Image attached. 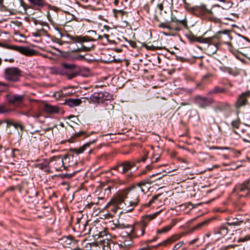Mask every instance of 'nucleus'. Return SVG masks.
<instances>
[{
	"mask_svg": "<svg viewBox=\"0 0 250 250\" xmlns=\"http://www.w3.org/2000/svg\"><path fill=\"white\" fill-rule=\"evenodd\" d=\"M86 220L82 217H77L76 221L75 223V225L73 227V229L75 230L76 231V225L78 224L80 225V227L81 228L83 225L82 222H85Z\"/></svg>",
	"mask_w": 250,
	"mask_h": 250,
	"instance_id": "42",
	"label": "nucleus"
},
{
	"mask_svg": "<svg viewBox=\"0 0 250 250\" xmlns=\"http://www.w3.org/2000/svg\"><path fill=\"white\" fill-rule=\"evenodd\" d=\"M38 30L40 33L41 36L42 35L45 36L47 34V32L46 31V30L43 28L39 29Z\"/></svg>",
	"mask_w": 250,
	"mask_h": 250,
	"instance_id": "54",
	"label": "nucleus"
},
{
	"mask_svg": "<svg viewBox=\"0 0 250 250\" xmlns=\"http://www.w3.org/2000/svg\"><path fill=\"white\" fill-rule=\"evenodd\" d=\"M33 36H35V37H40V36H41L40 33V32H39L38 30H37L36 32H34L33 33Z\"/></svg>",
	"mask_w": 250,
	"mask_h": 250,
	"instance_id": "60",
	"label": "nucleus"
},
{
	"mask_svg": "<svg viewBox=\"0 0 250 250\" xmlns=\"http://www.w3.org/2000/svg\"><path fill=\"white\" fill-rule=\"evenodd\" d=\"M22 76V71L17 67H7L3 71V78L5 80L9 82H19L20 81Z\"/></svg>",
	"mask_w": 250,
	"mask_h": 250,
	"instance_id": "8",
	"label": "nucleus"
},
{
	"mask_svg": "<svg viewBox=\"0 0 250 250\" xmlns=\"http://www.w3.org/2000/svg\"><path fill=\"white\" fill-rule=\"evenodd\" d=\"M71 241L72 243H81L83 248H85L86 250H89V249H91V244L89 243L86 239H84L80 241L78 240H75L72 237V239H71Z\"/></svg>",
	"mask_w": 250,
	"mask_h": 250,
	"instance_id": "34",
	"label": "nucleus"
},
{
	"mask_svg": "<svg viewBox=\"0 0 250 250\" xmlns=\"http://www.w3.org/2000/svg\"><path fill=\"white\" fill-rule=\"evenodd\" d=\"M158 27L163 29H167L169 30H172L171 29L173 28L171 27V25L169 21L167 22H160L158 24Z\"/></svg>",
	"mask_w": 250,
	"mask_h": 250,
	"instance_id": "40",
	"label": "nucleus"
},
{
	"mask_svg": "<svg viewBox=\"0 0 250 250\" xmlns=\"http://www.w3.org/2000/svg\"><path fill=\"white\" fill-rule=\"evenodd\" d=\"M76 67V65L74 64L63 62L60 66H54L50 67V70L52 74L66 76L68 79H72L76 77L77 73L74 72L71 73L69 70H73Z\"/></svg>",
	"mask_w": 250,
	"mask_h": 250,
	"instance_id": "6",
	"label": "nucleus"
},
{
	"mask_svg": "<svg viewBox=\"0 0 250 250\" xmlns=\"http://www.w3.org/2000/svg\"><path fill=\"white\" fill-rule=\"evenodd\" d=\"M230 107V105L229 103L218 102L214 106V109L215 111H223L229 109Z\"/></svg>",
	"mask_w": 250,
	"mask_h": 250,
	"instance_id": "29",
	"label": "nucleus"
},
{
	"mask_svg": "<svg viewBox=\"0 0 250 250\" xmlns=\"http://www.w3.org/2000/svg\"><path fill=\"white\" fill-rule=\"evenodd\" d=\"M234 190L238 193H245L241 195L250 197V178L245 180L243 183L236 185Z\"/></svg>",
	"mask_w": 250,
	"mask_h": 250,
	"instance_id": "13",
	"label": "nucleus"
},
{
	"mask_svg": "<svg viewBox=\"0 0 250 250\" xmlns=\"http://www.w3.org/2000/svg\"><path fill=\"white\" fill-rule=\"evenodd\" d=\"M242 223V220H239L238 218H235L232 219H229V221L226 223L231 229H233L235 226H239Z\"/></svg>",
	"mask_w": 250,
	"mask_h": 250,
	"instance_id": "33",
	"label": "nucleus"
},
{
	"mask_svg": "<svg viewBox=\"0 0 250 250\" xmlns=\"http://www.w3.org/2000/svg\"><path fill=\"white\" fill-rule=\"evenodd\" d=\"M116 245L115 237L112 239L106 238L100 240L98 246L100 249L102 248V250H117L115 247Z\"/></svg>",
	"mask_w": 250,
	"mask_h": 250,
	"instance_id": "17",
	"label": "nucleus"
},
{
	"mask_svg": "<svg viewBox=\"0 0 250 250\" xmlns=\"http://www.w3.org/2000/svg\"><path fill=\"white\" fill-rule=\"evenodd\" d=\"M160 211H157L153 214L143 216L139 222H140L145 227H147L149 223L158 216L160 213Z\"/></svg>",
	"mask_w": 250,
	"mask_h": 250,
	"instance_id": "21",
	"label": "nucleus"
},
{
	"mask_svg": "<svg viewBox=\"0 0 250 250\" xmlns=\"http://www.w3.org/2000/svg\"><path fill=\"white\" fill-rule=\"evenodd\" d=\"M82 103V101L80 99L69 98L65 100V104L71 107H73L80 105Z\"/></svg>",
	"mask_w": 250,
	"mask_h": 250,
	"instance_id": "28",
	"label": "nucleus"
},
{
	"mask_svg": "<svg viewBox=\"0 0 250 250\" xmlns=\"http://www.w3.org/2000/svg\"><path fill=\"white\" fill-rule=\"evenodd\" d=\"M113 12L115 14V15H116L117 13H123V11L122 10H118L116 9H113Z\"/></svg>",
	"mask_w": 250,
	"mask_h": 250,
	"instance_id": "62",
	"label": "nucleus"
},
{
	"mask_svg": "<svg viewBox=\"0 0 250 250\" xmlns=\"http://www.w3.org/2000/svg\"><path fill=\"white\" fill-rule=\"evenodd\" d=\"M24 96L21 95H13L8 99L9 102L13 104H21L24 100Z\"/></svg>",
	"mask_w": 250,
	"mask_h": 250,
	"instance_id": "25",
	"label": "nucleus"
},
{
	"mask_svg": "<svg viewBox=\"0 0 250 250\" xmlns=\"http://www.w3.org/2000/svg\"><path fill=\"white\" fill-rule=\"evenodd\" d=\"M4 61L5 62H14V59H13V58H11V59H5L4 60Z\"/></svg>",
	"mask_w": 250,
	"mask_h": 250,
	"instance_id": "61",
	"label": "nucleus"
},
{
	"mask_svg": "<svg viewBox=\"0 0 250 250\" xmlns=\"http://www.w3.org/2000/svg\"><path fill=\"white\" fill-rule=\"evenodd\" d=\"M99 232L101 233V235H96V236H98L99 237H103V234L104 233V232L103 231H98V230L96 231V229L95 230V233H99Z\"/></svg>",
	"mask_w": 250,
	"mask_h": 250,
	"instance_id": "58",
	"label": "nucleus"
},
{
	"mask_svg": "<svg viewBox=\"0 0 250 250\" xmlns=\"http://www.w3.org/2000/svg\"><path fill=\"white\" fill-rule=\"evenodd\" d=\"M195 103L202 108H206L210 106L215 102L212 98H207L205 96L197 95L194 98Z\"/></svg>",
	"mask_w": 250,
	"mask_h": 250,
	"instance_id": "14",
	"label": "nucleus"
},
{
	"mask_svg": "<svg viewBox=\"0 0 250 250\" xmlns=\"http://www.w3.org/2000/svg\"><path fill=\"white\" fill-rule=\"evenodd\" d=\"M95 142V140L93 141L92 142L87 143L83 145L82 146L79 148H75L71 149L72 152H74L76 154H79L84 152V151L88 147H89L90 145L93 143Z\"/></svg>",
	"mask_w": 250,
	"mask_h": 250,
	"instance_id": "31",
	"label": "nucleus"
},
{
	"mask_svg": "<svg viewBox=\"0 0 250 250\" xmlns=\"http://www.w3.org/2000/svg\"><path fill=\"white\" fill-rule=\"evenodd\" d=\"M17 50L21 54L28 56H33L36 53L35 50L25 46L18 47Z\"/></svg>",
	"mask_w": 250,
	"mask_h": 250,
	"instance_id": "24",
	"label": "nucleus"
},
{
	"mask_svg": "<svg viewBox=\"0 0 250 250\" xmlns=\"http://www.w3.org/2000/svg\"><path fill=\"white\" fill-rule=\"evenodd\" d=\"M234 247H235L234 245H228L227 246L222 247L220 250H228L229 249L234 248Z\"/></svg>",
	"mask_w": 250,
	"mask_h": 250,
	"instance_id": "53",
	"label": "nucleus"
},
{
	"mask_svg": "<svg viewBox=\"0 0 250 250\" xmlns=\"http://www.w3.org/2000/svg\"><path fill=\"white\" fill-rule=\"evenodd\" d=\"M186 37L190 43H193L195 42L202 43L203 35L200 37H197L192 33L190 32L186 35Z\"/></svg>",
	"mask_w": 250,
	"mask_h": 250,
	"instance_id": "26",
	"label": "nucleus"
},
{
	"mask_svg": "<svg viewBox=\"0 0 250 250\" xmlns=\"http://www.w3.org/2000/svg\"><path fill=\"white\" fill-rule=\"evenodd\" d=\"M134 239L136 238L133 237L130 232L126 236L115 237L116 249L117 250L118 248H122L125 250L128 249L132 245Z\"/></svg>",
	"mask_w": 250,
	"mask_h": 250,
	"instance_id": "9",
	"label": "nucleus"
},
{
	"mask_svg": "<svg viewBox=\"0 0 250 250\" xmlns=\"http://www.w3.org/2000/svg\"><path fill=\"white\" fill-rule=\"evenodd\" d=\"M152 181H151L149 179H146L141 181L138 183L139 187H141L143 186H145L146 184L151 185L152 183Z\"/></svg>",
	"mask_w": 250,
	"mask_h": 250,
	"instance_id": "43",
	"label": "nucleus"
},
{
	"mask_svg": "<svg viewBox=\"0 0 250 250\" xmlns=\"http://www.w3.org/2000/svg\"><path fill=\"white\" fill-rule=\"evenodd\" d=\"M131 228L130 232L132 235L133 237L138 238L145 234L146 227L138 221L131 226Z\"/></svg>",
	"mask_w": 250,
	"mask_h": 250,
	"instance_id": "15",
	"label": "nucleus"
},
{
	"mask_svg": "<svg viewBox=\"0 0 250 250\" xmlns=\"http://www.w3.org/2000/svg\"><path fill=\"white\" fill-rule=\"evenodd\" d=\"M240 125V121L239 119H237L236 120H233L231 123V125L233 128V132L236 134H237L236 131L235 129H238L239 128Z\"/></svg>",
	"mask_w": 250,
	"mask_h": 250,
	"instance_id": "41",
	"label": "nucleus"
},
{
	"mask_svg": "<svg viewBox=\"0 0 250 250\" xmlns=\"http://www.w3.org/2000/svg\"><path fill=\"white\" fill-rule=\"evenodd\" d=\"M57 162H58L60 164H62V165L63 164V160L62 159H61V158H59L57 160Z\"/></svg>",
	"mask_w": 250,
	"mask_h": 250,
	"instance_id": "64",
	"label": "nucleus"
},
{
	"mask_svg": "<svg viewBox=\"0 0 250 250\" xmlns=\"http://www.w3.org/2000/svg\"><path fill=\"white\" fill-rule=\"evenodd\" d=\"M90 99L93 103H103L112 99L113 95L107 91L95 92L90 96Z\"/></svg>",
	"mask_w": 250,
	"mask_h": 250,
	"instance_id": "11",
	"label": "nucleus"
},
{
	"mask_svg": "<svg viewBox=\"0 0 250 250\" xmlns=\"http://www.w3.org/2000/svg\"><path fill=\"white\" fill-rule=\"evenodd\" d=\"M88 220H86L85 222H82L83 225L82 227H80V225L77 224L76 225V231L80 232L83 235L91 234L93 236L95 237L96 235H101V233H95V230L98 228V227L93 225L91 226L88 224Z\"/></svg>",
	"mask_w": 250,
	"mask_h": 250,
	"instance_id": "10",
	"label": "nucleus"
},
{
	"mask_svg": "<svg viewBox=\"0 0 250 250\" xmlns=\"http://www.w3.org/2000/svg\"><path fill=\"white\" fill-rule=\"evenodd\" d=\"M36 167L38 168L43 170L45 172L49 171V163L47 161H45L43 163L38 164Z\"/></svg>",
	"mask_w": 250,
	"mask_h": 250,
	"instance_id": "37",
	"label": "nucleus"
},
{
	"mask_svg": "<svg viewBox=\"0 0 250 250\" xmlns=\"http://www.w3.org/2000/svg\"><path fill=\"white\" fill-rule=\"evenodd\" d=\"M157 239V237H155L152 239L147 240H146L145 242L146 243L149 244V243H150L155 241Z\"/></svg>",
	"mask_w": 250,
	"mask_h": 250,
	"instance_id": "56",
	"label": "nucleus"
},
{
	"mask_svg": "<svg viewBox=\"0 0 250 250\" xmlns=\"http://www.w3.org/2000/svg\"><path fill=\"white\" fill-rule=\"evenodd\" d=\"M32 7L35 9L40 10L43 8H46L49 10L47 12V17L50 21H53V17L57 15L59 8L55 6H52L48 3L45 0H27Z\"/></svg>",
	"mask_w": 250,
	"mask_h": 250,
	"instance_id": "5",
	"label": "nucleus"
},
{
	"mask_svg": "<svg viewBox=\"0 0 250 250\" xmlns=\"http://www.w3.org/2000/svg\"><path fill=\"white\" fill-rule=\"evenodd\" d=\"M116 202L121 205H124L126 212L132 211L140 203V188L131 186L119 190L118 192Z\"/></svg>",
	"mask_w": 250,
	"mask_h": 250,
	"instance_id": "1",
	"label": "nucleus"
},
{
	"mask_svg": "<svg viewBox=\"0 0 250 250\" xmlns=\"http://www.w3.org/2000/svg\"><path fill=\"white\" fill-rule=\"evenodd\" d=\"M118 198V194L111 200L110 202L107 204V208L109 210L111 211L114 214L116 213L119 209L123 208L125 206L118 204L116 202V199Z\"/></svg>",
	"mask_w": 250,
	"mask_h": 250,
	"instance_id": "19",
	"label": "nucleus"
},
{
	"mask_svg": "<svg viewBox=\"0 0 250 250\" xmlns=\"http://www.w3.org/2000/svg\"><path fill=\"white\" fill-rule=\"evenodd\" d=\"M180 238V236L178 234L173 235L171 237H169L167 240L164 241L163 242L159 243L158 245L156 246H149L148 243H146L145 242L142 243V246H143L140 250H153L154 248L156 249L159 246H166L168 244H170L175 241L178 240Z\"/></svg>",
	"mask_w": 250,
	"mask_h": 250,
	"instance_id": "12",
	"label": "nucleus"
},
{
	"mask_svg": "<svg viewBox=\"0 0 250 250\" xmlns=\"http://www.w3.org/2000/svg\"><path fill=\"white\" fill-rule=\"evenodd\" d=\"M250 240V234L247 235L243 237L240 238L239 241L245 242Z\"/></svg>",
	"mask_w": 250,
	"mask_h": 250,
	"instance_id": "52",
	"label": "nucleus"
},
{
	"mask_svg": "<svg viewBox=\"0 0 250 250\" xmlns=\"http://www.w3.org/2000/svg\"><path fill=\"white\" fill-rule=\"evenodd\" d=\"M152 168V167L150 165H147L146 167V169L148 171L149 170H150V169H151Z\"/></svg>",
	"mask_w": 250,
	"mask_h": 250,
	"instance_id": "63",
	"label": "nucleus"
},
{
	"mask_svg": "<svg viewBox=\"0 0 250 250\" xmlns=\"http://www.w3.org/2000/svg\"><path fill=\"white\" fill-rule=\"evenodd\" d=\"M184 8L191 14L213 21L214 16L220 17L222 16V12L224 8L219 5H215L211 10L207 8L205 5L201 6H191V4L187 2H185Z\"/></svg>",
	"mask_w": 250,
	"mask_h": 250,
	"instance_id": "2",
	"label": "nucleus"
},
{
	"mask_svg": "<svg viewBox=\"0 0 250 250\" xmlns=\"http://www.w3.org/2000/svg\"><path fill=\"white\" fill-rule=\"evenodd\" d=\"M226 92V89L218 86H215L212 89L209 90L207 93L208 95H215L219 93H223Z\"/></svg>",
	"mask_w": 250,
	"mask_h": 250,
	"instance_id": "32",
	"label": "nucleus"
},
{
	"mask_svg": "<svg viewBox=\"0 0 250 250\" xmlns=\"http://www.w3.org/2000/svg\"><path fill=\"white\" fill-rule=\"evenodd\" d=\"M235 42L238 48L242 49L245 47V43L246 42L245 38L240 37L235 39Z\"/></svg>",
	"mask_w": 250,
	"mask_h": 250,
	"instance_id": "35",
	"label": "nucleus"
},
{
	"mask_svg": "<svg viewBox=\"0 0 250 250\" xmlns=\"http://www.w3.org/2000/svg\"><path fill=\"white\" fill-rule=\"evenodd\" d=\"M223 71L224 72H228L233 76H237L239 74V70L236 67L231 68L229 67H226L224 68Z\"/></svg>",
	"mask_w": 250,
	"mask_h": 250,
	"instance_id": "36",
	"label": "nucleus"
},
{
	"mask_svg": "<svg viewBox=\"0 0 250 250\" xmlns=\"http://www.w3.org/2000/svg\"><path fill=\"white\" fill-rule=\"evenodd\" d=\"M73 50H72V52L67 53L66 57L68 60L71 61H75L76 60L83 61L84 60H88V59L86 58L85 57V56L87 55V54L85 55L75 54L74 53L75 52H74Z\"/></svg>",
	"mask_w": 250,
	"mask_h": 250,
	"instance_id": "22",
	"label": "nucleus"
},
{
	"mask_svg": "<svg viewBox=\"0 0 250 250\" xmlns=\"http://www.w3.org/2000/svg\"><path fill=\"white\" fill-rule=\"evenodd\" d=\"M44 111L49 114L59 113L61 108L57 105H52L49 104H45L44 108Z\"/></svg>",
	"mask_w": 250,
	"mask_h": 250,
	"instance_id": "23",
	"label": "nucleus"
},
{
	"mask_svg": "<svg viewBox=\"0 0 250 250\" xmlns=\"http://www.w3.org/2000/svg\"><path fill=\"white\" fill-rule=\"evenodd\" d=\"M160 159V156L158 154H153L151 157V163H154L157 162Z\"/></svg>",
	"mask_w": 250,
	"mask_h": 250,
	"instance_id": "47",
	"label": "nucleus"
},
{
	"mask_svg": "<svg viewBox=\"0 0 250 250\" xmlns=\"http://www.w3.org/2000/svg\"><path fill=\"white\" fill-rule=\"evenodd\" d=\"M137 162H139V161H119L113 167L111 168V174L112 175H116L113 172V171H116L124 175V179L123 180V183L130 182L134 178L133 172L130 170L132 168L136 166Z\"/></svg>",
	"mask_w": 250,
	"mask_h": 250,
	"instance_id": "3",
	"label": "nucleus"
},
{
	"mask_svg": "<svg viewBox=\"0 0 250 250\" xmlns=\"http://www.w3.org/2000/svg\"><path fill=\"white\" fill-rule=\"evenodd\" d=\"M174 224L171 223L170 224L164 227L161 229H159L157 230V234L165 233L169 231L171 228L174 226Z\"/></svg>",
	"mask_w": 250,
	"mask_h": 250,
	"instance_id": "38",
	"label": "nucleus"
},
{
	"mask_svg": "<svg viewBox=\"0 0 250 250\" xmlns=\"http://www.w3.org/2000/svg\"><path fill=\"white\" fill-rule=\"evenodd\" d=\"M89 34V36H72L68 34H61L62 38L66 36L71 41L74 42H77L79 43H86L90 42H95L98 39H102L100 35H97L96 32L94 30H90L87 31Z\"/></svg>",
	"mask_w": 250,
	"mask_h": 250,
	"instance_id": "7",
	"label": "nucleus"
},
{
	"mask_svg": "<svg viewBox=\"0 0 250 250\" xmlns=\"http://www.w3.org/2000/svg\"><path fill=\"white\" fill-rule=\"evenodd\" d=\"M116 227L117 228L119 229H124L126 228H129V227H131V226H130L129 225H125L124 224L119 223L117 225H116Z\"/></svg>",
	"mask_w": 250,
	"mask_h": 250,
	"instance_id": "50",
	"label": "nucleus"
},
{
	"mask_svg": "<svg viewBox=\"0 0 250 250\" xmlns=\"http://www.w3.org/2000/svg\"><path fill=\"white\" fill-rule=\"evenodd\" d=\"M9 84L6 83L0 82V87H1L2 91H7L8 90Z\"/></svg>",
	"mask_w": 250,
	"mask_h": 250,
	"instance_id": "44",
	"label": "nucleus"
},
{
	"mask_svg": "<svg viewBox=\"0 0 250 250\" xmlns=\"http://www.w3.org/2000/svg\"><path fill=\"white\" fill-rule=\"evenodd\" d=\"M57 42L58 44H59L60 45H62L63 43H70V41H63L61 40H58V41Z\"/></svg>",
	"mask_w": 250,
	"mask_h": 250,
	"instance_id": "55",
	"label": "nucleus"
},
{
	"mask_svg": "<svg viewBox=\"0 0 250 250\" xmlns=\"http://www.w3.org/2000/svg\"><path fill=\"white\" fill-rule=\"evenodd\" d=\"M144 46L145 47V48L147 49V50H157L158 49L157 47H156L155 46H154L153 45H148L147 44H145L144 45Z\"/></svg>",
	"mask_w": 250,
	"mask_h": 250,
	"instance_id": "51",
	"label": "nucleus"
},
{
	"mask_svg": "<svg viewBox=\"0 0 250 250\" xmlns=\"http://www.w3.org/2000/svg\"><path fill=\"white\" fill-rule=\"evenodd\" d=\"M111 158V155L109 154H103L101 156V159L104 161H107Z\"/></svg>",
	"mask_w": 250,
	"mask_h": 250,
	"instance_id": "46",
	"label": "nucleus"
},
{
	"mask_svg": "<svg viewBox=\"0 0 250 250\" xmlns=\"http://www.w3.org/2000/svg\"><path fill=\"white\" fill-rule=\"evenodd\" d=\"M208 222V221H205L200 223L197 224L194 228V229H197L200 228L201 227L207 224Z\"/></svg>",
	"mask_w": 250,
	"mask_h": 250,
	"instance_id": "48",
	"label": "nucleus"
},
{
	"mask_svg": "<svg viewBox=\"0 0 250 250\" xmlns=\"http://www.w3.org/2000/svg\"><path fill=\"white\" fill-rule=\"evenodd\" d=\"M198 240V238H195V239L191 240V241H190L189 242V245H191L194 244V243H195Z\"/></svg>",
	"mask_w": 250,
	"mask_h": 250,
	"instance_id": "59",
	"label": "nucleus"
},
{
	"mask_svg": "<svg viewBox=\"0 0 250 250\" xmlns=\"http://www.w3.org/2000/svg\"><path fill=\"white\" fill-rule=\"evenodd\" d=\"M234 230H232L228 225L225 224L221 226L219 228L216 229L214 232L216 234L219 235L221 237L225 236L228 233H229L230 235L233 234Z\"/></svg>",
	"mask_w": 250,
	"mask_h": 250,
	"instance_id": "20",
	"label": "nucleus"
},
{
	"mask_svg": "<svg viewBox=\"0 0 250 250\" xmlns=\"http://www.w3.org/2000/svg\"><path fill=\"white\" fill-rule=\"evenodd\" d=\"M250 98V91H247L241 94L235 103V107L238 109L241 107L249 104L248 98Z\"/></svg>",
	"mask_w": 250,
	"mask_h": 250,
	"instance_id": "18",
	"label": "nucleus"
},
{
	"mask_svg": "<svg viewBox=\"0 0 250 250\" xmlns=\"http://www.w3.org/2000/svg\"><path fill=\"white\" fill-rule=\"evenodd\" d=\"M206 34L205 32L203 34L202 43L213 45L216 47L223 43L230 44L229 42L226 41L230 38L229 32L227 30L219 31L214 36L210 37H205Z\"/></svg>",
	"mask_w": 250,
	"mask_h": 250,
	"instance_id": "4",
	"label": "nucleus"
},
{
	"mask_svg": "<svg viewBox=\"0 0 250 250\" xmlns=\"http://www.w3.org/2000/svg\"><path fill=\"white\" fill-rule=\"evenodd\" d=\"M160 194H157L153 196L152 198L149 201L147 204H143L142 205L139 210L142 211L144 210L146 208L148 207L155 203L158 201V198L160 196Z\"/></svg>",
	"mask_w": 250,
	"mask_h": 250,
	"instance_id": "30",
	"label": "nucleus"
},
{
	"mask_svg": "<svg viewBox=\"0 0 250 250\" xmlns=\"http://www.w3.org/2000/svg\"><path fill=\"white\" fill-rule=\"evenodd\" d=\"M157 7L160 10V12H162L164 9V6L163 3L158 4Z\"/></svg>",
	"mask_w": 250,
	"mask_h": 250,
	"instance_id": "57",
	"label": "nucleus"
},
{
	"mask_svg": "<svg viewBox=\"0 0 250 250\" xmlns=\"http://www.w3.org/2000/svg\"><path fill=\"white\" fill-rule=\"evenodd\" d=\"M80 44H81V47H78L76 49H74V52L89 51L95 47V45L93 44H84V43Z\"/></svg>",
	"mask_w": 250,
	"mask_h": 250,
	"instance_id": "27",
	"label": "nucleus"
},
{
	"mask_svg": "<svg viewBox=\"0 0 250 250\" xmlns=\"http://www.w3.org/2000/svg\"><path fill=\"white\" fill-rule=\"evenodd\" d=\"M171 27L173 28L172 30L179 31L181 30L182 26H187V21L186 19L178 20L175 16L171 14L170 20L169 21Z\"/></svg>",
	"mask_w": 250,
	"mask_h": 250,
	"instance_id": "16",
	"label": "nucleus"
},
{
	"mask_svg": "<svg viewBox=\"0 0 250 250\" xmlns=\"http://www.w3.org/2000/svg\"><path fill=\"white\" fill-rule=\"evenodd\" d=\"M183 244H184V242L183 241L179 242L178 243H177V244L174 245V246L173 248V250H178L180 248H181L182 247V246L183 245Z\"/></svg>",
	"mask_w": 250,
	"mask_h": 250,
	"instance_id": "49",
	"label": "nucleus"
},
{
	"mask_svg": "<svg viewBox=\"0 0 250 250\" xmlns=\"http://www.w3.org/2000/svg\"><path fill=\"white\" fill-rule=\"evenodd\" d=\"M11 125L14 126L16 129L20 128L21 131L24 129V126L22 125L17 123H12Z\"/></svg>",
	"mask_w": 250,
	"mask_h": 250,
	"instance_id": "45",
	"label": "nucleus"
},
{
	"mask_svg": "<svg viewBox=\"0 0 250 250\" xmlns=\"http://www.w3.org/2000/svg\"><path fill=\"white\" fill-rule=\"evenodd\" d=\"M89 136V134H87V133L84 131H81L78 132H76L73 134L72 137L74 138H85Z\"/></svg>",
	"mask_w": 250,
	"mask_h": 250,
	"instance_id": "39",
	"label": "nucleus"
}]
</instances>
